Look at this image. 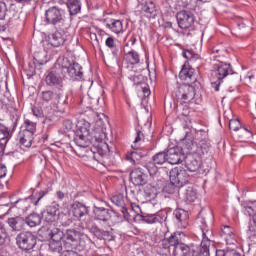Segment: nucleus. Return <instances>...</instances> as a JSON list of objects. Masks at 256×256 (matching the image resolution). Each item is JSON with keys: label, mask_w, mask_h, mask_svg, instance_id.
<instances>
[{"label": "nucleus", "mask_w": 256, "mask_h": 256, "mask_svg": "<svg viewBox=\"0 0 256 256\" xmlns=\"http://www.w3.org/2000/svg\"><path fill=\"white\" fill-rule=\"evenodd\" d=\"M211 239H213V232L208 231L204 236H202V241L199 246L195 244H190V256H209V248L211 247Z\"/></svg>", "instance_id": "4"}, {"label": "nucleus", "mask_w": 256, "mask_h": 256, "mask_svg": "<svg viewBox=\"0 0 256 256\" xmlns=\"http://www.w3.org/2000/svg\"><path fill=\"white\" fill-rule=\"evenodd\" d=\"M256 209V201L248 203L244 206V215H253Z\"/></svg>", "instance_id": "52"}, {"label": "nucleus", "mask_w": 256, "mask_h": 256, "mask_svg": "<svg viewBox=\"0 0 256 256\" xmlns=\"http://www.w3.org/2000/svg\"><path fill=\"white\" fill-rule=\"evenodd\" d=\"M178 7L193 11L197 7V0H178Z\"/></svg>", "instance_id": "39"}, {"label": "nucleus", "mask_w": 256, "mask_h": 256, "mask_svg": "<svg viewBox=\"0 0 256 256\" xmlns=\"http://www.w3.org/2000/svg\"><path fill=\"white\" fill-rule=\"evenodd\" d=\"M249 217H252L253 224L249 226V229L247 231L248 239L252 243H256V209L255 212L251 215H248Z\"/></svg>", "instance_id": "34"}, {"label": "nucleus", "mask_w": 256, "mask_h": 256, "mask_svg": "<svg viewBox=\"0 0 256 256\" xmlns=\"http://www.w3.org/2000/svg\"><path fill=\"white\" fill-rule=\"evenodd\" d=\"M130 81L134 83V85H144L145 84V77L143 75L138 74V75H132L129 76Z\"/></svg>", "instance_id": "50"}, {"label": "nucleus", "mask_w": 256, "mask_h": 256, "mask_svg": "<svg viewBox=\"0 0 256 256\" xmlns=\"http://www.w3.org/2000/svg\"><path fill=\"white\" fill-rule=\"evenodd\" d=\"M7 239V230L3 224H0V245H3Z\"/></svg>", "instance_id": "55"}, {"label": "nucleus", "mask_w": 256, "mask_h": 256, "mask_svg": "<svg viewBox=\"0 0 256 256\" xmlns=\"http://www.w3.org/2000/svg\"><path fill=\"white\" fill-rule=\"evenodd\" d=\"M120 211L123 215V218L125 219V221H129L130 216H129V210L127 209V207L125 206H120Z\"/></svg>", "instance_id": "59"}, {"label": "nucleus", "mask_w": 256, "mask_h": 256, "mask_svg": "<svg viewBox=\"0 0 256 256\" xmlns=\"http://www.w3.org/2000/svg\"><path fill=\"white\" fill-rule=\"evenodd\" d=\"M222 236L225 241H231V239H235V234L233 233V228L230 226H224L222 228Z\"/></svg>", "instance_id": "46"}, {"label": "nucleus", "mask_w": 256, "mask_h": 256, "mask_svg": "<svg viewBox=\"0 0 256 256\" xmlns=\"http://www.w3.org/2000/svg\"><path fill=\"white\" fill-rule=\"evenodd\" d=\"M144 195L147 199H155V187L146 185L144 188Z\"/></svg>", "instance_id": "49"}, {"label": "nucleus", "mask_w": 256, "mask_h": 256, "mask_svg": "<svg viewBox=\"0 0 256 256\" xmlns=\"http://www.w3.org/2000/svg\"><path fill=\"white\" fill-rule=\"evenodd\" d=\"M241 122L239 121V119H231L229 121V129L231 131H234L235 135H237V137L239 136V133L241 131Z\"/></svg>", "instance_id": "44"}, {"label": "nucleus", "mask_w": 256, "mask_h": 256, "mask_svg": "<svg viewBox=\"0 0 256 256\" xmlns=\"http://www.w3.org/2000/svg\"><path fill=\"white\" fill-rule=\"evenodd\" d=\"M176 19L180 29H190V27H193V24L195 23V16L187 10L178 12L176 14Z\"/></svg>", "instance_id": "15"}, {"label": "nucleus", "mask_w": 256, "mask_h": 256, "mask_svg": "<svg viewBox=\"0 0 256 256\" xmlns=\"http://www.w3.org/2000/svg\"><path fill=\"white\" fill-rule=\"evenodd\" d=\"M61 71L62 73H67L72 81H77L83 78V67L77 62L71 63L69 58L63 59Z\"/></svg>", "instance_id": "5"}, {"label": "nucleus", "mask_w": 256, "mask_h": 256, "mask_svg": "<svg viewBox=\"0 0 256 256\" xmlns=\"http://www.w3.org/2000/svg\"><path fill=\"white\" fill-rule=\"evenodd\" d=\"M197 221L200 224V229L202 231V237H205V235L209 231H210V233H213V230H211V228H209V226H207V217H205L204 212H200Z\"/></svg>", "instance_id": "33"}, {"label": "nucleus", "mask_w": 256, "mask_h": 256, "mask_svg": "<svg viewBox=\"0 0 256 256\" xmlns=\"http://www.w3.org/2000/svg\"><path fill=\"white\" fill-rule=\"evenodd\" d=\"M69 39V29L58 28L57 31L48 36V43L52 47H61Z\"/></svg>", "instance_id": "9"}, {"label": "nucleus", "mask_w": 256, "mask_h": 256, "mask_svg": "<svg viewBox=\"0 0 256 256\" xmlns=\"http://www.w3.org/2000/svg\"><path fill=\"white\" fill-rule=\"evenodd\" d=\"M179 77L182 81H185L188 85L197 83V74L195 73V69L191 67L183 66V68L179 73Z\"/></svg>", "instance_id": "19"}, {"label": "nucleus", "mask_w": 256, "mask_h": 256, "mask_svg": "<svg viewBox=\"0 0 256 256\" xmlns=\"http://www.w3.org/2000/svg\"><path fill=\"white\" fill-rule=\"evenodd\" d=\"M87 235L75 230V229H68L64 235V247L65 249H75L81 239H85Z\"/></svg>", "instance_id": "8"}, {"label": "nucleus", "mask_w": 256, "mask_h": 256, "mask_svg": "<svg viewBox=\"0 0 256 256\" xmlns=\"http://www.w3.org/2000/svg\"><path fill=\"white\" fill-rule=\"evenodd\" d=\"M70 213H72L74 219L81 221L83 217H87L89 215V208L85 206V204L76 201L71 205Z\"/></svg>", "instance_id": "18"}, {"label": "nucleus", "mask_w": 256, "mask_h": 256, "mask_svg": "<svg viewBox=\"0 0 256 256\" xmlns=\"http://www.w3.org/2000/svg\"><path fill=\"white\" fill-rule=\"evenodd\" d=\"M58 220L63 227H69V225L73 223V219H71V216L63 212L58 214Z\"/></svg>", "instance_id": "42"}, {"label": "nucleus", "mask_w": 256, "mask_h": 256, "mask_svg": "<svg viewBox=\"0 0 256 256\" xmlns=\"http://www.w3.org/2000/svg\"><path fill=\"white\" fill-rule=\"evenodd\" d=\"M252 135H253V130L251 128L242 127L240 128L238 137L243 139V137H251Z\"/></svg>", "instance_id": "54"}, {"label": "nucleus", "mask_w": 256, "mask_h": 256, "mask_svg": "<svg viewBox=\"0 0 256 256\" xmlns=\"http://www.w3.org/2000/svg\"><path fill=\"white\" fill-rule=\"evenodd\" d=\"M7 175V166L4 164H0V179H3V177H6Z\"/></svg>", "instance_id": "62"}, {"label": "nucleus", "mask_w": 256, "mask_h": 256, "mask_svg": "<svg viewBox=\"0 0 256 256\" xmlns=\"http://www.w3.org/2000/svg\"><path fill=\"white\" fill-rule=\"evenodd\" d=\"M130 179L134 185H145L147 183V176L143 171H141V168H135L131 173H130Z\"/></svg>", "instance_id": "26"}, {"label": "nucleus", "mask_w": 256, "mask_h": 256, "mask_svg": "<svg viewBox=\"0 0 256 256\" xmlns=\"http://www.w3.org/2000/svg\"><path fill=\"white\" fill-rule=\"evenodd\" d=\"M57 213H59V205H50L42 212V217L46 223H54L57 220Z\"/></svg>", "instance_id": "24"}, {"label": "nucleus", "mask_w": 256, "mask_h": 256, "mask_svg": "<svg viewBox=\"0 0 256 256\" xmlns=\"http://www.w3.org/2000/svg\"><path fill=\"white\" fill-rule=\"evenodd\" d=\"M86 229H88L89 232L100 241H115V235H113V231H105L99 228L97 224H88L86 225Z\"/></svg>", "instance_id": "13"}, {"label": "nucleus", "mask_w": 256, "mask_h": 256, "mask_svg": "<svg viewBox=\"0 0 256 256\" xmlns=\"http://www.w3.org/2000/svg\"><path fill=\"white\" fill-rule=\"evenodd\" d=\"M141 157H142L141 153L137 152L136 150L127 154L128 161H131L132 163H135V161H139Z\"/></svg>", "instance_id": "53"}, {"label": "nucleus", "mask_w": 256, "mask_h": 256, "mask_svg": "<svg viewBox=\"0 0 256 256\" xmlns=\"http://www.w3.org/2000/svg\"><path fill=\"white\" fill-rule=\"evenodd\" d=\"M56 97L58 99V105H64V106L69 105V95L58 93Z\"/></svg>", "instance_id": "51"}, {"label": "nucleus", "mask_w": 256, "mask_h": 256, "mask_svg": "<svg viewBox=\"0 0 256 256\" xmlns=\"http://www.w3.org/2000/svg\"><path fill=\"white\" fill-rule=\"evenodd\" d=\"M45 82L48 87H60V89L63 88V78L55 70L50 71L46 75Z\"/></svg>", "instance_id": "22"}, {"label": "nucleus", "mask_w": 256, "mask_h": 256, "mask_svg": "<svg viewBox=\"0 0 256 256\" xmlns=\"http://www.w3.org/2000/svg\"><path fill=\"white\" fill-rule=\"evenodd\" d=\"M185 199L188 203H195L197 200V192L192 187H188L185 192Z\"/></svg>", "instance_id": "43"}, {"label": "nucleus", "mask_w": 256, "mask_h": 256, "mask_svg": "<svg viewBox=\"0 0 256 256\" xmlns=\"http://www.w3.org/2000/svg\"><path fill=\"white\" fill-rule=\"evenodd\" d=\"M124 62L127 65V69H129V67L133 69L134 65H139V63H141V56L135 50L129 51L124 55Z\"/></svg>", "instance_id": "25"}, {"label": "nucleus", "mask_w": 256, "mask_h": 256, "mask_svg": "<svg viewBox=\"0 0 256 256\" xmlns=\"http://www.w3.org/2000/svg\"><path fill=\"white\" fill-rule=\"evenodd\" d=\"M215 75L218 81H223L229 75H235L236 81H241V75L233 72V67L229 63L220 62L216 65Z\"/></svg>", "instance_id": "11"}, {"label": "nucleus", "mask_w": 256, "mask_h": 256, "mask_svg": "<svg viewBox=\"0 0 256 256\" xmlns=\"http://www.w3.org/2000/svg\"><path fill=\"white\" fill-rule=\"evenodd\" d=\"M152 161L158 165L167 163V152H158L152 157Z\"/></svg>", "instance_id": "41"}, {"label": "nucleus", "mask_w": 256, "mask_h": 256, "mask_svg": "<svg viewBox=\"0 0 256 256\" xmlns=\"http://www.w3.org/2000/svg\"><path fill=\"white\" fill-rule=\"evenodd\" d=\"M67 7L70 15H77L81 12V2L79 0H68Z\"/></svg>", "instance_id": "36"}, {"label": "nucleus", "mask_w": 256, "mask_h": 256, "mask_svg": "<svg viewBox=\"0 0 256 256\" xmlns=\"http://www.w3.org/2000/svg\"><path fill=\"white\" fill-rule=\"evenodd\" d=\"M131 211H133L135 215H141V207L136 203H131Z\"/></svg>", "instance_id": "60"}, {"label": "nucleus", "mask_w": 256, "mask_h": 256, "mask_svg": "<svg viewBox=\"0 0 256 256\" xmlns=\"http://www.w3.org/2000/svg\"><path fill=\"white\" fill-rule=\"evenodd\" d=\"M143 221L144 223H148L150 225L155 223H163V216H161V213L147 214L146 216H143Z\"/></svg>", "instance_id": "37"}, {"label": "nucleus", "mask_w": 256, "mask_h": 256, "mask_svg": "<svg viewBox=\"0 0 256 256\" xmlns=\"http://www.w3.org/2000/svg\"><path fill=\"white\" fill-rule=\"evenodd\" d=\"M61 245V239H52L49 243V250L52 253H61L63 249Z\"/></svg>", "instance_id": "40"}, {"label": "nucleus", "mask_w": 256, "mask_h": 256, "mask_svg": "<svg viewBox=\"0 0 256 256\" xmlns=\"http://www.w3.org/2000/svg\"><path fill=\"white\" fill-rule=\"evenodd\" d=\"M144 97H149L151 95V90H149V87H147V84H143L142 86Z\"/></svg>", "instance_id": "63"}, {"label": "nucleus", "mask_w": 256, "mask_h": 256, "mask_svg": "<svg viewBox=\"0 0 256 256\" xmlns=\"http://www.w3.org/2000/svg\"><path fill=\"white\" fill-rule=\"evenodd\" d=\"M182 55L184 59H187L188 61H191V59H195V57H197L193 50H183Z\"/></svg>", "instance_id": "56"}, {"label": "nucleus", "mask_w": 256, "mask_h": 256, "mask_svg": "<svg viewBox=\"0 0 256 256\" xmlns=\"http://www.w3.org/2000/svg\"><path fill=\"white\" fill-rule=\"evenodd\" d=\"M167 163L170 165H179L185 159V155L181 152L179 147H172L166 152Z\"/></svg>", "instance_id": "17"}, {"label": "nucleus", "mask_w": 256, "mask_h": 256, "mask_svg": "<svg viewBox=\"0 0 256 256\" xmlns=\"http://www.w3.org/2000/svg\"><path fill=\"white\" fill-rule=\"evenodd\" d=\"M93 212L94 219L97 221H103L104 223H107V221L113 216V210L105 207L94 206Z\"/></svg>", "instance_id": "21"}, {"label": "nucleus", "mask_w": 256, "mask_h": 256, "mask_svg": "<svg viewBox=\"0 0 256 256\" xmlns=\"http://www.w3.org/2000/svg\"><path fill=\"white\" fill-rule=\"evenodd\" d=\"M45 20L48 25H54L62 29H69L70 25L65 20V14L63 10L59 9L57 6L50 7L45 12Z\"/></svg>", "instance_id": "3"}, {"label": "nucleus", "mask_w": 256, "mask_h": 256, "mask_svg": "<svg viewBox=\"0 0 256 256\" xmlns=\"http://www.w3.org/2000/svg\"><path fill=\"white\" fill-rule=\"evenodd\" d=\"M226 256H241V254L235 250H231V251H226Z\"/></svg>", "instance_id": "64"}, {"label": "nucleus", "mask_w": 256, "mask_h": 256, "mask_svg": "<svg viewBox=\"0 0 256 256\" xmlns=\"http://www.w3.org/2000/svg\"><path fill=\"white\" fill-rule=\"evenodd\" d=\"M41 219V215L37 213H32L24 219L25 226L28 225V227H37L41 225Z\"/></svg>", "instance_id": "32"}, {"label": "nucleus", "mask_w": 256, "mask_h": 256, "mask_svg": "<svg viewBox=\"0 0 256 256\" xmlns=\"http://www.w3.org/2000/svg\"><path fill=\"white\" fill-rule=\"evenodd\" d=\"M179 189H181V186H178L170 180V183L165 186L164 191L168 193V195H175V193H179Z\"/></svg>", "instance_id": "45"}, {"label": "nucleus", "mask_w": 256, "mask_h": 256, "mask_svg": "<svg viewBox=\"0 0 256 256\" xmlns=\"http://www.w3.org/2000/svg\"><path fill=\"white\" fill-rule=\"evenodd\" d=\"M40 99L43 103H51V101H55V99H57V94L52 90H45L41 92Z\"/></svg>", "instance_id": "38"}, {"label": "nucleus", "mask_w": 256, "mask_h": 256, "mask_svg": "<svg viewBox=\"0 0 256 256\" xmlns=\"http://www.w3.org/2000/svg\"><path fill=\"white\" fill-rule=\"evenodd\" d=\"M32 112H33V115H34L35 117H38V118L43 117V110H42L41 108H39V107H34V108L32 109Z\"/></svg>", "instance_id": "61"}, {"label": "nucleus", "mask_w": 256, "mask_h": 256, "mask_svg": "<svg viewBox=\"0 0 256 256\" xmlns=\"http://www.w3.org/2000/svg\"><path fill=\"white\" fill-rule=\"evenodd\" d=\"M91 123L84 122L75 132L74 143L77 147H81L83 149L93 145V143H98L94 148V156L93 159L107 167L109 165V144L105 142L107 140V133L103 129H96L94 131V136L91 135Z\"/></svg>", "instance_id": "1"}, {"label": "nucleus", "mask_w": 256, "mask_h": 256, "mask_svg": "<svg viewBox=\"0 0 256 256\" xmlns=\"http://www.w3.org/2000/svg\"><path fill=\"white\" fill-rule=\"evenodd\" d=\"M16 244L22 251H31L37 245V237L31 232H21L16 236Z\"/></svg>", "instance_id": "6"}, {"label": "nucleus", "mask_w": 256, "mask_h": 256, "mask_svg": "<svg viewBox=\"0 0 256 256\" xmlns=\"http://www.w3.org/2000/svg\"><path fill=\"white\" fill-rule=\"evenodd\" d=\"M198 135H203L204 138L202 140H199V142L193 143L190 142L189 145H186V149L188 151H192V153L199 155V157H203V155H206V153H209V144L207 143V132L200 131Z\"/></svg>", "instance_id": "7"}, {"label": "nucleus", "mask_w": 256, "mask_h": 256, "mask_svg": "<svg viewBox=\"0 0 256 256\" xmlns=\"http://www.w3.org/2000/svg\"><path fill=\"white\" fill-rule=\"evenodd\" d=\"M139 7V15L142 17H146L147 19H155L158 10L157 4L153 2V0H146L138 5Z\"/></svg>", "instance_id": "12"}, {"label": "nucleus", "mask_w": 256, "mask_h": 256, "mask_svg": "<svg viewBox=\"0 0 256 256\" xmlns=\"http://www.w3.org/2000/svg\"><path fill=\"white\" fill-rule=\"evenodd\" d=\"M6 15H7V4H5V2H0V21H3Z\"/></svg>", "instance_id": "57"}, {"label": "nucleus", "mask_w": 256, "mask_h": 256, "mask_svg": "<svg viewBox=\"0 0 256 256\" xmlns=\"http://www.w3.org/2000/svg\"><path fill=\"white\" fill-rule=\"evenodd\" d=\"M48 193L49 189L34 192L30 198L16 201L12 209H18L20 215H25V213L31 209V203H33L35 206L39 205V201H41V199H43V197H45V195Z\"/></svg>", "instance_id": "2"}, {"label": "nucleus", "mask_w": 256, "mask_h": 256, "mask_svg": "<svg viewBox=\"0 0 256 256\" xmlns=\"http://www.w3.org/2000/svg\"><path fill=\"white\" fill-rule=\"evenodd\" d=\"M176 96L182 103H191L195 99V87L183 84L178 88Z\"/></svg>", "instance_id": "14"}, {"label": "nucleus", "mask_w": 256, "mask_h": 256, "mask_svg": "<svg viewBox=\"0 0 256 256\" xmlns=\"http://www.w3.org/2000/svg\"><path fill=\"white\" fill-rule=\"evenodd\" d=\"M111 202L116 205V207L125 206V196L123 194H116L111 197Z\"/></svg>", "instance_id": "47"}, {"label": "nucleus", "mask_w": 256, "mask_h": 256, "mask_svg": "<svg viewBox=\"0 0 256 256\" xmlns=\"http://www.w3.org/2000/svg\"><path fill=\"white\" fill-rule=\"evenodd\" d=\"M7 223L12 231H23L25 229V218L21 216L10 217Z\"/></svg>", "instance_id": "27"}, {"label": "nucleus", "mask_w": 256, "mask_h": 256, "mask_svg": "<svg viewBox=\"0 0 256 256\" xmlns=\"http://www.w3.org/2000/svg\"><path fill=\"white\" fill-rule=\"evenodd\" d=\"M157 165L153 160L148 162L145 167L149 173V175L151 177H153V175H157L158 171H159V168H157Z\"/></svg>", "instance_id": "48"}, {"label": "nucleus", "mask_w": 256, "mask_h": 256, "mask_svg": "<svg viewBox=\"0 0 256 256\" xmlns=\"http://www.w3.org/2000/svg\"><path fill=\"white\" fill-rule=\"evenodd\" d=\"M39 235L42 237L45 241H51L53 239H63V232L57 228L50 229V228H42L39 230Z\"/></svg>", "instance_id": "20"}, {"label": "nucleus", "mask_w": 256, "mask_h": 256, "mask_svg": "<svg viewBox=\"0 0 256 256\" xmlns=\"http://www.w3.org/2000/svg\"><path fill=\"white\" fill-rule=\"evenodd\" d=\"M173 215L179 227H183L184 229L189 227V212L185 211L184 209H176L173 212Z\"/></svg>", "instance_id": "23"}, {"label": "nucleus", "mask_w": 256, "mask_h": 256, "mask_svg": "<svg viewBox=\"0 0 256 256\" xmlns=\"http://www.w3.org/2000/svg\"><path fill=\"white\" fill-rule=\"evenodd\" d=\"M9 139H11L9 128L0 123V149H5Z\"/></svg>", "instance_id": "30"}, {"label": "nucleus", "mask_w": 256, "mask_h": 256, "mask_svg": "<svg viewBox=\"0 0 256 256\" xmlns=\"http://www.w3.org/2000/svg\"><path fill=\"white\" fill-rule=\"evenodd\" d=\"M143 139H145V135L143 134V132L141 130H136V137L134 140V145H137V143H141V141H143Z\"/></svg>", "instance_id": "58"}, {"label": "nucleus", "mask_w": 256, "mask_h": 256, "mask_svg": "<svg viewBox=\"0 0 256 256\" xmlns=\"http://www.w3.org/2000/svg\"><path fill=\"white\" fill-rule=\"evenodd\" d=\"M106 27L116 35L123 33V22H121V20L111 19L108 23H106Z\"/></svg>", "instance_id": "31"}, {"label": "nucleus", "mask_w": 256, "mask_h": 256, "mask_svg": "<svg viewBox=\"0 0 256 256\" xmlns=\"http://www.w3.org/2000/svg\"><path fill=\"white\" fill-rule=\"evenodd\" d=\"M34 139L35 134H31V132L20 131L18 133V141L21 145H23V147H31Z\"/></svg>", "instance_id": "29"}, {"label": "nucleus", "mask_w": 256, "mask_h": 256, "mask_svg": "<svg viewBox=\"0 0 256 256\" xmlns=\"http://www.w3.org/2000/svg\"><path fill=\"white\" fill-rule=\"evenodd\" d=\"M201 159V156L191 152L184 157L185 167L190 171V173H195L196 171H199L201 167Z\"/></svg>", "instance_id": "16"}, {"label": "nucleus", "mask_w": 256, "mask_h": 256, "mask_svg": "<svg viewBox=\"0 0 256 256\" xmlns=\"http://www.w3.org/2000/svg\"><path fill=\"white\" fill-rule=\"evenodd\" d=\"M105 45L110 49L114 59H119V55H121V45L117 44L113 36H110L105 40Z\"/></svg>", "instance_id": "28"}, {"label": "nucleus", "mask_w": 256, "mask_h": 256, "mask_svg": "<svg viewBox=\"0 0 256 256\" xmlns=\"http://www.w3.org/2000/svg\"><path fill=\"white\" fill-rule=\"evenodd\" d=\"M20 131L35 135V133H37V124L29 119H26L24 120L23 125L20 127Z\"/></svg>", "instance_id": "35"}, {"label": "nucleus", "mask_w": 256, "mask_h": 256, "mask_svg": "<svg viewBox=\"0 0 256 256\" xmlns=\"http://www.w3.org/2000/svg\"><path fill=\"white\" fill-rule=\"evenodd\" d=\"M190 176L187 173V170L183 168H173L170 171V181L177 185L178 187H183L189 183Z\"/></svg>", "instance_id": "10"}]
</instances>
